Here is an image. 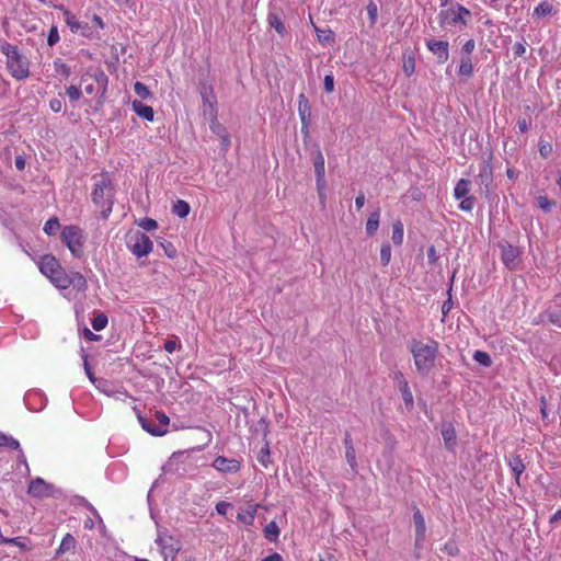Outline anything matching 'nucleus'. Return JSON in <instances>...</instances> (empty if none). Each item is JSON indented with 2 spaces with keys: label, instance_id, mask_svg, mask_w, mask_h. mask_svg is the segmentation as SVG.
Returning <instances> with one entry per match:
<instances>
[{
  "label": "nucleus",
  "instance_id": "obj_1",
  "mask_svg": "<svg viewBox=\"0 0 561 561\" xmlns=\"http://www.w3.org/2000/svg\"><path fill=\"white\" fill-rule=\"evenodd\" d=\"M409 350L413 356L417 374L427 376L435 367L438 343L431 339L426 343L412 339L409 342Z\"/></svg>",
  "mask_w": 561,
  "mask_h": 561
},
{
  "label": "nucleus",
  "instance_id": "obj_2",
  "mask_svg": "<svg viewBox=\"0 0 561 561\" xmlns=\"http://www.w3.org/2000/svg\"><path fill=\"white\" fill-rule=\"evenodd\" d=\"M115 187L107 173L94 176L92 202L101 208V217L107 219L113 210Z\"/></svg>",
  "mask_w": 561,
  "mask_h": 561
},
{
  "label": "nucleus",
  "instance_id": "obj_3",
  "mask_svg": "<svg viewBox=\"0 0 561 561\" xmlns=\"http://www.w3.org/2000/svg\"><path fill=\"white\" fill-rule=\"evenodd\" d=\"M0 51L7 57V67L14 79L24 80L30 76V62L18 46L4 42L0 45Z\"/></svg>",
  "mask_w": 561,
  "mask_h": 561
},
{
  "label": "nucleus",
  "instance_id": "obj_4",
  "mask_svg": "<svg viewBox=\"0 0 561 561\" xmlns=\"http://www.w3.org/2000/svg\"><path fill=\"white\" fill-rule=\"evenodd\" d=\"M60 238L62 243L70 250L73 256H82L83 233L78 226L69 225L64 227L60 233Z\"/></svg>",
  "mask_w": 561,
  "mask_h": 561
},
{
  "label": "nucleus",
  "instance_id": "obj_5",
  "mask_svg": "<svg viewBox=\"0 0 561 561\" xmlns=\"http://www.w3.org/2000/svg\"><path fill=\"white\" fill-rule=\"evenodd\" d=\"M126 247L135 256L142 257L152 251L153 243L145 232L137 230L127 236Z\"/></svg>",
  "mask_w": 561,
  "mask_h": 561
},
{
  "label": "nucleus",
  "instance_id": "obj_6",
  "mask_svg": "<svg viewBox=\"0 0 561 561\" xmlns=\"http://www.w3.org/2000/svg\"><path fill=\"white\" fill-rule=\"evenodd\" d=\"M93 80L98 84L96 91V107L104 104L105 94L108 85V77L102 69H94L92 72L88 71L81 77V84L87 83L89 80Z\"/></svg>",
  "mask_w": 561,
  "mask_h": 561
},
{
  "label": "nucleus",
  "instance_id": "obj_7",
  "mask_svg": "<svg viewBox=\"0 0 561 561\" xmlns=\"http://www.w3.org/2000/svg\"><path fill=\"white\" fill-rule=\"evenodd\" d=\"M27 493L35 497L57 499L61 495V490L42 478H35L30 482Z\"/></svg>",
  "mask_w": 561,
  "mask_h": 561
},
{
  "label": "nucleus",
  "instance_id": "obj_8",
  "mask_svg": "<svg viewBox=\"0 0 561 561\" xmlns=\"http://www.w3.org/2000/svg\"><path fill=\"white\" fill-rule=\"evenodd\" d=\"M156 542L161 549L164 561H175L176 554L182 548L181 541L173 536L158 534Z\"/></svg>",
  "mask_w": 561,
  "mask_h": 561
},
{
  "label": "nucleus",
  "instance_id": "obj_9",
  "mask_svg": "<svg viewBox=\"0 0 561 561\" xmlns=\"http://www.w3.org/2000/svg\"><path fill=\"white\" fill-rule=\"evenodd\" d=\"M139 423L141 427L153 436H162L168 432V425L170 423V419L167 414L160 411L154 412V420L158 423V427H151V420L145 416H138Z\"/></svg>",
  "mask_w": 561,
  "mask_h": 561
},
{
  "label": "nucleus",
  "instance_id": "obj_10",
  "mask_svg": "<svg viewBox=\"0 0 561 561\" xmlns=\"http://www.w3.org/2000/svg\"><path fill=\"white\" fill-rule=\"evenodd\" d=\"M499 247L501 249V259L503 264L508 270H514L518 265L520 251L507 241L500 242Z\"/></svg>",
  "mask_w": 561,
  "mask_h": 561
},
{
  "label": "nucleus",
  "instance_id": "obj_11",
  "mask_svg": "<svg viewBox=\"0 0 561 561\" xmlns=\"http://www.w3.org/2000/svg\"><path fill=\"white\" fill-rule=\"evenodd\" d=\"M477 183L483 190L485 196H489L491 184L493 183V167L491 159L484 160L480 165V172L477 178Z\"/></svg>",
  "mask_w": 561,
  "mask_h": 561
},
{
  "label": "nucleus",
  "instance_id": "obj_12",
  "mask_svg": "<svg viewBox=\"0 0 561 561\" xmlns=\"http://www.w3.org/2000/svg\"><path fill=\"white\" fill-rule=\"evenodd\" d=\"M470 11L461 4H458V11L453 9L442 10L439 12L440 25L444 24H456L466 23L463 20L465 15H470Z\"/></svg>",
  "mask_w": 561,
  "mask_h": 561
},
{
  "label": "nucleus",
  "instance_id": "obj_13",
  "mask_svg": "<svg viewBox=\"0 0 561 561\" xmlns=\"http://www.w3.org/2000/svg\"><path fill=\"white\" fill-rule=\"evenodd\" d=\"M542 318H547V322L561 329V295L556 296L542 312Z\"/></svg>",
  "mask_w": 561,
  "mask_h": 561
},
{
  "label": "nucleus",
  "instance_id": "obj_14",
  "mask_svg": "<svg viewBox=\"0 0 561 561\" xmlns=\"http://www.w3.org/2000/svg\"><path fill=\"white\" fill-rule=\"evenodd\" d=\"M426 46L436 57L438 64H445L449 58V44L446 41L428 39Z\"/></svg>",
  "mask_w": 561,
  "mask_h": 561
},
{
  "label": "nucleus",
  "instance_id": "obj_15",
  "mask_svg": "<svg viewBox=\"0 0 561 561\" xmlns=\"http://www.w3.org/2000/svg\"><path fill=\"white\" fill-rule=\"evenodd\" d=\"M211 466L222 473H236L241 468L239 460L234 458H226L224 456H217Z\"/></svg>",
  "mask_w": 561,
  "mask_h": 561
},
{
  "label": "nucleus",
  "instance_id": "obj_16",
  "mask_svg": "<svg viewBox=\"0 0 561 561\" xmlns=\"http://www.w3.org/2000/svg\"><path fill=\"white\" fill-rule=\"evenodd\" d=\"M64 15L65 21L72 33H80L85 37H93V32L91 31V26L88 23H82L78 21L76 15L72 14L70 11H65Z\"/></svg>",
  "mask_w": 561,
  "mask_h": 561
},
{
  "label": "nucleus",
  "instance_id": "obj_17",
  "mask_svg": "<svg viewBox=\"0 0 561 561\" xmlns=\"http://www.w3.org/2000/svg\"><path fill=\"white\" fill-rule=\"evenodd\" d=\"M413 523L415 527V547H421L425 538L426 525L423 514L415 506L413 508Z\"/></svg>",
  "mask_w": 561,
  "mask_h": 561
},
{
  "label": "nucleus",
  "instance_id": "obj_18",
  "mask_svg": "<svg viewBox=\"0 0 561 561\" xmlns=\"http://www.w3.org/2000/svg\"><path fill=\"white\" fill-rule=\"evenodd\" d=\"M312 162L314 167V173H316V184H319V186L322 185L323 180H325V163H324V157L318 147L316 151L312 153Z\"/></svg>",
  "mask_w": 561,
  "mask_h": 561
},
{
  "label": "nucleus",
  "instance_id": "obj_19",
  "mask_svg": "<svg viewBox=\"0 0 561 561\" xmlns=\"http://www.w3.org/2000/svg\"><path fill=\"white\" fill-rule=\"evenodd\" d=\"M60 267L61 265L55 256L50 254L42 256L39 262V271L48 278L56 274L57 270Z\"/></svg>",
  "mask_w": 561,
  "mask_h": 561
},
{
  "label": "nucleus",
  "instance_id": "obj_20",
  "mask_svg": "<svg viewBox=\"0 0 561 561\" xmlns=\"http://www.w3.org/2000/svg\"><path fill=\"white\" fill-rule=\"evenodd\" d=\"M211 131L221 139V145L227 150L230 146V138L226 127L217 121V116L211 115L210 119Z\"/></svg>",
  "mask_w": 561,
  "mask_h": 561
},
{
  "label": "nucleus",
  "instance_id": "obj_21",
  "mask_svg": "<svg viewBox=\"0 0 561 561\" xmlns=\"http://www.w3.org/2000/svg\"><path fill=\"white\" fill-rule=\"evenodd\" d=\"M442 436L444 439L445 447L448 450H453L456 445L457 434L454 425L451 423H443L442 425Z\"/></svg>",
  "mask_w": 561,
  "mask_h": 561
},
{
  "label": "nucleus",
  "instance_id": "obj_22",
  "mask_svg": "<svg viewBox=\"0 0 561 561\" xmlns=\"http://www.w3.org/2000/svg\"><path fill=\"white\" fill-rule=\"evenodd\" d=\"M397 379L399 380V390L401 392L404 404H405L407 409L411 410L413 408L414 401H413V394L410 390L409 383L403 378V375L401 373H399L397 375Z\"/></svg>",
  "mask_w": 561,
  "mask_h": 561
},
{
  "label": "nucleus",
  "instance_id": "obj_23",
  "mask_svg": "<svg viewBox=\"0 0 561 561\" xmlns=\"http://www.w3.org/2000/svg\"><path fill=\"white\" fill-rule=\"evenodd\" d=\"M257 507L259 504H248L245 507L240 510V512L237 515V519L248 526H252L254 523Z\"/></svg>",
  "mask_w": 561,
  "mask_h": 561
},
{
  "label": "nucleus",
  "instance_id": "obj_24",
  "mask_svg": "<svg viewBox=\"0 0 561 561\" xmlns=\"http://www.w3.org/2000/svg\"><path fill=\"white\" fill-rule=\"evenodd\" d=\"M134 112L141 118L152 122L154 117V111L151 106L142 103L139 100H134L131 103Z\"/></svg>",
  "mask_w": 561,
  "mask_h": 561
},
{
  "label": "nucleus",
  "instance_id": "obj_25",
  "mask_svg": "<svg viewBox=\"0 0 561 561\" xmlns=\"http://www.w3.org/2000/svg\"><path fill=\"white\" fill-rule=\"evenodd\" d=\"M298 114L300 123L311 122V106L304 93L298 95Z\"/></svg>",
  "mask_w": 561,
  "mask_h": 561
},
{
  "label": "nucleus",
  "instance_id": "obj_26",
  "mask_svg": "<svg viewBox=\"0 0 561 561\" xmlns=\"http://www.w3.org/2000/svg\"><path fill=\"white\" fill-rule=\"evenodd\" d=\"M69 275L70 274L66 273V271L60 267L57 270L56 274L49 277V279L56 287L60 289H67L69 288Z\"/></svg>",
  "mask_w": 561,
  "mask_h": 561
},
{
  "label": "nucleus",
  "instance_id": "obj_27",
  "mask_svg": "<svg viewBox=\"0 0 561 561\" xmlns=\"http://www.w3.org/2000/svg\"><path fill=\"white\" fill-rule=\"evenodd\" d=\"M379 220H380V208H377L376 210H374L367 221H366V233L367 236L369 237H373L376 231L378 230V227H379Z\"/></svg>",
  "mask_w": 561,
  "mask_h": 561
},
{
  "label": "nucleus",
  "instance_id": "obj_28",
  "mask_svg": "<svg viewBox=\"0 0 561 561\" xmlns=\"http://www.w3.org/2000/svg\"><path fill=\"white\" fill-rule=\"evenodd\" d=\"M508 466L515 476L516 482L519 484V478L522 473L525 471V465L520 456H512L508 459Z\"/></svg>",
  "mask_w": 561,
  "mask_h": 561
},
{
  "label": "nucleus",
  "instance_id": "obj_29",
  "mask_svg": "<svg viewBox=\"0 0 561 561\" xmlns=\"http://www.w3.org/2000/svg\"><path fill=\"white\" fill-rule=\"evenodd\" d=\"M68 282L69 287L72 286L77 290H85L88 287L85 277L79 272H71Z\"/></svg>",
  "mask_w": 561,
  "mask_h": 561
},
{
  "label": "nucleus",
  "instance_id": "obj_30",
  "mask_svg": "<svg viewBox=\"0 0 561 561\" xmlns=\"http://www.w3.org/2000/svg\"><path fill=\"white\" fill-rule=\"evenodd\" d=\"M471 182L467 179H461L457 182L455 188H454V196L456 199H461L463 197H467L469 191H470Z\"/></svg>",
  "mask_w": 561,
  "mask_h": 561
},
{
  "label": "nucleus",
  "instance_id": "obj_31",
  "mask_svg": "<svg viewBox=\"0 0 561 561\" xmlns=\"http://www.w3.org/2000/svg\"><path fill=\"white\" fill-rule=\"evenodd\" d=\"M279 527L278 525L272 520L264 527V537L271 541L276 542L279 536Z\"/></svg>",
  "mask_w": 561,
  "mask_h": 561
},
{
  "label": "nucleus",
  "instance_id": "obj_32",
  "mask_svg": "<svg viewBox=\"0 0 561 561\" xmlns=\"http://www.w3.org/2000/svg\"><path fill=\"white\" fill-rule=\"evenodd\" d=\"M76 547V539L71 534H66L59 545L57 550L58 554H64Z\"/></svg>",
  "mask_w": 561,
  "mask_h": 561
},
{
  "label": "nucleus",
  "instance_id": "obj_33",
  "mask_svg": "<svg viewBox=\"0 0 561 561\" xmlns=\"http://www.w3.org/2000/svg\"><path fill=\"white\" fill-rule=\"evenodd\" d=\"M190 204L183 199H178L172 207L173 214H175L180 218H185L190 214Z\"/></svg>",
  "mask_w": 561,
  "mask_h": 561
},
{
  "label": "nucleus",
  "instance_id": "obj_34",
  "mask_svg": "<svg viewBox=\"0 0 561 561\" xmlns=\"http://www.w3.org/2000/svg\"><path fill=\"white\" fill-rule=\"evenodd\" d=\"M403 224L400 220H397L392 225V242L394 245H401L403 242Z\"/></svg>",
  "mask_w": 561,
  "mask_h": 561
},
{
  "label": "nucleus",
  "instance_id": "obj_35",
  "mask_svg": "<svg viewBox=\"0 0 561 561\" xmlns=\"http://www.w3.org/2000/svg\"><path fill=\"white\" fill-rule=\"evenodd\" d=\"M345 459H346L348 466L351 467L352 472L354 474H357L358 473V465H357V460H356V451H355L354 446H348L347 448H345Z\"/></svg>",
  "mask_w": 561,
  "mask_h": 561
},
{
  "label": "nucleus",
  "instance_id": "obj_36",
  "mask_svg": "<svg viewBox=\"0 0 561 561\" xmlns=\"http://www.w3.org/2000/svg\"><path fill=\"white\" fill-rule=\"evenodd\" d=\"M267 21H268L270 26L274 27L278 34L283 35L286 32L285 25L282 22L278 14H276L274 12H270L267 15Z\"/></svg>",
  "mask_w": 561,
  "mask_h": 561
},
{
  "label": "nucleus",
  "instance_id": "obj_37",
  "mask_svg": "<svg viewBox=\"0 0 561 561\" xmlns=\"http://www.w3.org/2000/svg\"><path fill=\"white\" fill-rule=\"evenodd\" d=\"M473 73V65L469 56H463L459 65V75L471 77Z\"/></svg>",
  "mask_w": 561,
  "mask_h": 561
},
{
  "label": "nucleus",
  "instance_id": "obj_38",
  "mask_svg": "<svg viewBox=\"0 0 561 561\" xmlns=\"http://www.w3.org/2000/svg\"><path fill=\"white\" fill-rule=\"evenodd\" d=\"M60 229V224L57 217L49 218L44 225V232L48 236H55Z\"/></svg>",
  "mask_w": 561,
  "mask_h": 561
},
{
  "label": "nucleus",
  "instance_id": "obj_39",
  "mask_svg": "<svg viewBox=\"0 0 561 561\" xmlns=\"http://www.w3.org/2000/svg\"><path fill=\"white\" fill-rule=\"evenodd\" d=\"M107 316L103 312L98 313L92 320L91 325L95 331H101L107 325Z\"/></svg>",
  "mask_w": 561,
  "mask_h": 561
},
{
  "label": "nucleus",
  "instance_id": "obj_40",
  "mask_svg": "<svg viewBox=\"0 0 561 561\" xmlns=\"http://www.w3.org/2000/svg\"><path fill=\"white\" fill-rule=\"evenodd\" d=\"M134 92L142 100L150 99L152 96L148 87L140 81L134 83Z\"/></svg>",
  "mask_w": 561,
  "mask_h": 561
},
{
  "label": "nucleus",
  "instance_id": "obj_41",
  "mask_svg": "<svg viewBox=\"0 0 561 561\" xmlns=\"http://www.w3.org/2000/svg\"><path fill=\"white\" fill-rule=\"evenodd\" d=\"M473 359L484 367H490L492 365V358L490 354L484 351H476L473 353Z\"/></svg>",
  "mask_w": 561,
  "mask_h": 561
},
{
  "label": "nucleus",
  "instance_id": "obj_42",
  "mask_svg": "<svg viewBox=\"0 0 561 561\" xmlns=\"http://www.w3.org/2000/svg\"><path fill=\"white\" fill-rule=\"evenodd\" d=\"M537 206L542 209L545 213H550L552 207L556 206V202L552 199H549L545 195H540L537 197Z\"/></svg>",
  "mask_w": 561,
  "mask_h": 561
},
{
  "label": "nucleus",
  "instance_id": "obj_43",
  "mask_svg": "<svg viewBox=\"0 0 561 561\" xmlns=\"http://www.w3.org/2000/svg\"><path fill=\"white\" fill-rule=\"evenodd\" d=\"M366 12L368 14L370 25H375L378 19V5L373 0L366 5Z\"/></svg>",
  "mask_w": 561,
  "mask_h": 561
},
{
  "label": "nucleus",
  "instance_id": "obj_44",
  "mask_svg": "<svg viewBox=\"0 0 561 561\" xmlns=\"http://www.w3.org/2000/svg\"><path fill=\"white\" fill-rule=\"evenodd\" d=\"M54 69L66 79L70 76V67L59 58L54 61Z\"/></svg>",
  "mask_w": 561,
  "mask_h": 561
},
{
  "label": "nucleus",
  "instance_id": "obj_45",
  "mask_svg": "<svg viewBox=\"0 0 561 561\" xmlns=\"http://www.w3.org/2000/svg\"><path fill=\"white\" fill-rule=\"evenodd\" d=\"M318 41L322 44H329L334 41L333 32L331 30H319L316 27Z\"/></svg>",
  "mask_w": 561,
  "mask_h": 561
},
{
  "label": "nucleus",
  "instance_id": "obj_46",
  "mask_svg": "<svg viewBox=\"0 0 561 561\" xmlns=\"http://www.w3.org/2000/svg\"><path fill=\"white\" fill-rule=\"evenodd\" d=\"M159 244L163 249L164 254L169 259H174L176 256L178 251L172 242L163 240V241L159 242Z\"/></svg>",
  "mask_w": 561,
  "mask_h": 561
},
{
  "label": "nucleus",
  "instance_id": "obj_47",
  "mask_svg": "<svg viewBox=\"0 0 561 561\" xmlns=\"http://www.w3.org/2000/svg\"><path fill=\"white\" fill-rule=\"evenodd\" d=\"M391 260V247L388 242L383 243L380 249V262L387 266Z\"/></svg>",
  "mask_w": 561,
  "mask_h": 561
},
{
  "label": "nucleus",
  "instance_id": "obj_48",
  "mask_svg": "<svg viewBox=\"0 0 561 561\" xmlns=\"http://www.w3.org/2000/svg\"><path fill=\"white\" fill-rule=\"evenodd\" d=\"M552 12V5L548 2L539 3L534 11V14L538 18L549 15Z\"/></svg>",
  "mask_w": 561,
  "mask_h": 561
},
{
  "label": "nucleus",
  "instance_id": "obj_49",
  "mask_svg": "<svg viewBox=\"0 0 561 561\" xmlns=\"http://www.w3.org/2000/svg\"><path fill=\"white\" fill-rule=\"evenodd\" d=\"M270 456H271L270 447H268V444L266 443L265 446L262 447L261 450L257 454V461L262 466L267 468V465H268V461H270Z\"/></svg>",
  "mask_w": 561,
  "mask_h": 561
},
{
  "label": "nucleus",
  "instance_id": "obj_50",
  "mask_svg": "<svg viewBox=\"0 0 561 561\" xmlns=\"http://www.w3.org/2000/svg\"><path fill=\"white\" fill-rule=\"evenodd\" d=\"M0 542H5L10 545H15L22 549L27 548L28 539L25 537H15V538H2L0 539Z\"/></svg>",
  "mask_w": 561,
  "mask_h": 561
},
{
  "label": "nucleus",
  "instance_id": "obj_51",
  "mask_svg": "<svg viewBox=\"0 0 561 561\" xmlns=\"http://www.w3.org/2000/svg\"><path fill=\"white\" fill-rule=\"evenodd\" d=\"M138 226L146 231H152L158 228V222L152 218H142L138 221Z\"/></svg>",
  "mask_w": 561,
  "mask_h": 561
},
{
  "label": "nucleus",
  "instance_id": "obj_52",
  "mask_svg": "<svg viewBox=\"0 0 561 561\" xmlns=\"http://www.w3.org/2000/svg\"><path fill=\"white\" fill-rule=\"evenodd\" d=\"M462 201L459 204V208L463 211H471L474 206L476 197L467 196L461 198Z\"/></svg>",
  "mask_w": 561,
  "mask_h": 561
},
{
  "label": "nucleus",
  "instance_id": "obj_53",
  "mask_svg": "<svg viewBox=\"0 0 561 561\" xmlns=\"http://www.w3.org/2000/svg\"><path fill=\"white\" fill-rule=\"evenodd\" d=\"M66 94L69 96V99L72 102L78 101L82 95L81 90L79 89V87H76V85L68 87L66 89Z\"/></svg>",
  "mask_w": 561,
  "mask_h": 561
},
{
  "label": "nucleus",
  "instance_id": "obj_54",
  "mask_svg": "<svg viewBox=\"0 0 561 561\" xmlns=\"http://www.w3.org/2000/svg\"><path fill=\"white\" fill-rule=\"evenodd\" d=\"M415 70V60L414 57H408L403 62V72L410 77Z\"/></svg>",
  "mask_w": 561,
  "mask_h": 561
},
{
  "label": "nucleus",
  "instance_id": "obj_55",
  "mask_svg": "<svg viewBox=\"0 0 561 561\" xmlns=\"http://www.w3.org/2000/svg\"><path fill=\"white\" fill-rule=\"evenodd\" d=\"M59 42V33L57 30V26H53L49 30L48 36H47V44L48 46L53 47Z\"/></svg>",
  "mask_w": 561,
  "mask_h": 561
},
{
  "label": "nucleus",
  "instance_id": "obj_56",
  "mask_svg": "<svg viewBox=\"0 0 561 561\" xmlns=\"http://www.w3.org/2000/svg\"><path fill=\"white\" fill-rule=\"evenodd\" d=\"M202 96H203L204 104L205 105L207 104L209 107L210 116L215 115L216 114V110H215L216 98H215V95H207V94L203 93Z\"/></svg>",
  "mask_w": 561,
  "mask_h": 561
},
{
  "label": "nucleus",
  "instance_id": "obj_57",
  "mask_svg": "<svg viewBox=\"0 0 561 561\" xmlns=\"http://www.w3.org/2000/svg\"><path fill=\"white\" fill-rule=\"evenodd\" d=\"M513 51L516 57H522L526 53V43L525 41L516 42L513 45Z\"/></svg>",
  "mask_w": 561,
  "mask_h": 561
},
{
  "label": "nucleus",
  "instance_id": "obj_58",
  "mask_svg": "<svg viewBox=\"0 0 561 561\" xmlns=\"http://www.w3.org/2000/svg\"><path fill=\"white\" fill-rule=\"evenodd\" d=\"M5 446H8L9 448L13 449V450H20L21 453V457L24 458V455L21 450V446H20V443L19 440H16L15 438H13L12 436H9L7 435V442H5Z\"/></svg>",
  "mask_w": 561,
  "mask_h": 561
},
{
  "label": "nucleus",
  "instance_id": "obj_59",
  "mask_svg": "<svg viewBox=\"0 0 561 561\" xmlns=\"http://www.w3.org/2000/svg\"><path fill=\"white\" fill-rule=\"evenodd\" d=\"M64 102L59 98H54L49 101V108L55 112L59 113L62 110Z\"/></svg>",
  "mask_w": 561,
  "mask_h": 561
},
{
  "label": "nucleus",
  "instance_id": "obj_60",
  "mask_svg": "<svg viewBox=\"0 0 561 561\" xmlns=\"http://www.w3.org/2000/svg\"><path fill=\"white\" fill-rule=\"evenodd\" d=\"M324 90L327 93H332L334 91V77L333 75H327L324 77Z\"/></svg>",
  "mask_w": 561,
  "mask_h": 561
},
{
  "label": "nucleus",
  "instance_id": "obj_61",
  "mask_svg": "<svg viewBox=\"0 0 561 561\" xmlns=\"http://www.w3.org/2000/svg\"><path fill=\"white\" fill-rule=\"evenodd\" d=\"M552 152V146L549 142H541L539 145V153L542 158H548Z\"/></svg>",
  "mask_w": 561,
  "mask_h": 561
},
{
  "label": "nucleus",
  "instance_id": "obj_62",
  "mask_svg": "<svg viewBox=\"0 0 561 561\" xmlns=\"http://www.w3.org/2000/svg\"><path fill=\"white\" fill-rule=\"evenodd\" d=\"M438 260V255H437V252H436V249L434 245H431L428 249H427V261H428V264L433 265L437 262Z\"/></svg>",
  "mask_w": 561,
  "mask_h": 561
},
{
  "label": "nucleus",
  "instance_id": "obj_63",
  "mask_svg": "<svg viewBox=\"0 0 561 561\" xmlns=\"http://www.w3.org/2000/svg\"><path fill=\"white\" fill-rule=\"evenodd\" d=\"M476 43L474 39L470 38L462 45V53L466 54V56H469L473 49H474Z\"/></svg>",
  "mask_w": 561,
  "mask_h": 561
},
{
  "label": "nucleus",
  "instance_id": "obj_64",
  "mask_svg": "<svg viewBox=\"0 0 561 561\" xmlns=\"http://www.w3.org/2000/svg\"><path fill=\"white\" fill-rule=\"evenodd\" d=\"M231 506L230 503L228 502H225V501H220L216 504V511L219 515H226L227 514V511L228 508Z\"/></svg>",
  "mask_w": 561,
  "mask_h": 561
}]
</instances>
